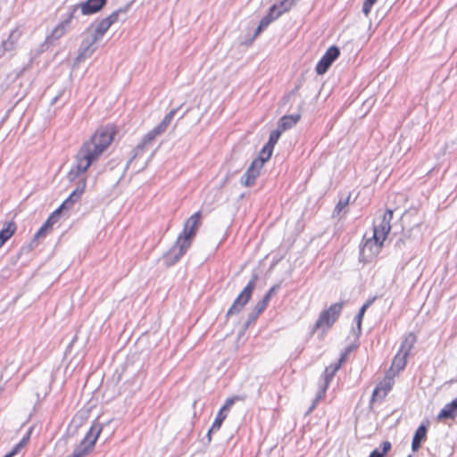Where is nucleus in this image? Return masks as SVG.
Returning <instances> with one entry per match:
<instances>
[{"label": "nucleus", "instance_id": "f257e3e1", "mask_svg": "<svg viewBox=\"0 0 457 457\" xmlns=\"http://www.w3.org/2000/svg\"><path fill=\"white\" fill-rule=\"evenodd\" d=\"M114 129L111 126L101 128L92 137L86 141L78 151L74 164L68 173L69 180L72 181L85 173L113 140Z\"/></svg>", "mask_w": 457, "mask_h": 457}, {"label": "nucleus", "instance_id": "f03ea898", "mask_svg": "<svg viewBox=\"0 0 457 457\" xmlns=\"http://www.w3.org/2000/svg\"><path fill=\"white\" fill-rule=\"evenodd\" d=\"M393 211L384 212L378 222L373 226V233L370 237H364V242L360 251V261L367 263L373 261L381 252L384 243L391 230Z\"/></svg>", "mask_w": 457, "mask_h": 457}, {"label": "nucleus", "instance_id": "7ed1b4c3", "mask_svg": "<svg viewBox=\"0 0 457 457\" xmlns=\"http://www.w3.org/2000/svg\"><path fill=\"white\" fill-rule=\"evenodd\" d=\"M200 219L201 214L197 212L185 221L183 231L179 235L174 245L162 256V261L165 266L175 264L190 247L200 226Z\"/></svg>", "mask_w": 457, "mask_h": 457}, {"label": "nucleus", "instance_id": "20e7f679", "mask_svg": "<svg viewBox=\"0 0 457 457\" xmlns=\"http://www.w3.org/2000/svg\"><path fill=\"white\" fill-rule=\"evenodd\" d=\"M343 306V302L335 303L328 309L322 311L312 327V334H314L318 330H321L322 333L327 332L338 319Z\"/></svg>", "mask_w": 457, "mask_h": 457}, {"label": "nucleus", "instance_id": "39448f33", "mask_svg": "<svg viewBox=\"0 0 457 457\" xmlns=\"http://www.w3.org/2000/svg\"><path fill=\"white\" fill-rule=\"evenodd\" d=\"M103 429V425L101 423H93L90 429L86 434L83 440L80 444L76 446L73 450V453L67 457H86L87 456L96 445V442Z\"/></svg>", "mask_w": 457, "mask_h": 457}, {"label": "nucleus", "instance_id": "423d86ee", "mask_svg": "<svg viewBox=\"0 0 457 457\" xmlns=\"http://www.w3.org/2000/svg\"><path fill=\"white\" fill-rule=\"evenodd\" d=\"M294 3L295 0H282L278 4H273L270 8L268 14L261 20L260 24L254 32V37L259 35L273 21L277 20L284 12H288L294 5Z\"/></svg>", "mask_w": 457, "mask_h": 457}, {"label": "nucleus", "instance_id": "0eeeda50", "mask_svg": "<svg viewBox=\"0 0 457 457\" xmlns=\"http://www.w3.org/2000/svg\"><path fill=\"white\" fill-rule=\"evenodd\" d=\"M96 42H98V40L86 31L84 34V38L79 49V54L76 58V62H80L81 61L89 58L96 49V47L95 46Z\"/></svg>", "mask_w": 457, "mask_h": 457}, {"label": "nucleus", "instance_id": "6e6552de", "mask_svg": "<svg viewBox=\"0 0 457 457\" xmlns=\"http://www.w3.org/2000/svg\"><path fill=\"white\" fill-rule=\"evenodd\" d=\"M340 369V363H333L326 367L322 375V383L320 386L319 392L316 395L315 403L323 398L326 391L337 370Z\"/></svg>", "mask_w": 457, "mask_h": 457}, {"label": "nucleus", "instance_id": "1a4fd4ad", "mask_svg": "<svg viewBox=\"0 0 457 457\" xmlns=\"http://www.w3.org/2000/svg\"><path fill=\"white\" fill-rule=\"evenodd\" d=\"M339 54V49L337 46H330L317 63L315 68L316 72L319 75L327 72L333 62L338 57Z\"/></svg>", "mask_w": 457, "mask_h": 457}, {"label": "nucleus", "instance_id": "9d476101", "mask_svg": "<svg viewBox=\"0 0 457 457\" xmlns=\"http://www.w3.org/2000/svg\"><path fill=\"white\" fill-rule=\"evenodd\" d=\"M262 169V161L253 160L245 173L241 177V184L245 187L253 186Z\"/></svg>", "mask_w": 457, "mask_h": 457}, {"label": "nucleus", "instance_id": "9b49d317", "mask_svg": "<svg viewBox=\"0 0 457 457\" xmlns=\"http://www.w3.org/2000/svg\"><path fill=\"white\" fill-rule=\"evenodd\" d=\"M253 287H244L243 291L235 299L233 304L228 309L227 316L237 314L244 306L249 302Z\"/></svg>", "mask_w": 457, "mask_h": 457}, {"label": "nucleus", "instance_id": "f8f14e48", "mask_svg": "<svg viewBox=\"0 0 457 457\" xmlns=\"http://www.w3.org/2000/svg\"><path fill=\"white\" fill-rule=\"evenodd\" d=\"M79 7L75 6L72 8L71 12L68 14L67 18L61 21L52 31L51 37L54 39H59L61 38L68 30L71 20L75 14V12L78 11Z\"/></svg>", "mask_w": 457, "mask_h": 457}, {"label": "nucleus", "instance_id": "ddd939ff", "mask_svg": "<svg viewBox=\"0 0 457 457\" xmlns=\"http://www.w3.org/2000/svg\"><path fill=\"white\" fill-rule=\"evenodd\" d=\"M393 383L390 379L384 380L377 385L373 390L371 402L383 400L392 389Z\"/></svg>", "mask_w": 457, "mask_h": 457}, {"label": "nucleus", "instance_id": "4468645a", "mask_svg": "<svg viewBox=\"0 0 457 457\" xmlns=\"http://www.w3.org/2000/svg\"><path fill=\"white\" fill-rule=\"evenodd\" d=\"M21 37V32L18 29H14L11 31L8 38L3 41L0 46V57L3 56L6 52L12 51L14 49L19 38Z\"/></svg>", "mask_w": 457, "mask_h": 457}, {"label": "nucleus", "instance_id": "2eb2a0df", "mask_svg": "<svg viewBox=\"0 0 457 457\" xmlns=\"http://www.w3.org/2000/svg\"><path fill=\"white\" fill-rule=\"evenodd\" d=\"M161 134V131H159V129L156 127L151 129L148 133H146L142 138V141L136 146L134 150L135 154L133 158H135L137 155L142 153L145 150V148L149 144H151L156 137H158Z\"/></svg>", "mask_w": 457, "mask_h": 457}, {"label": "nucleus", "instance_id": "dca6fc26", "mask_svg": "<svg viewBox=\"0 0 457 457\" xmlns=\"http://www.w3.org/2000/svg\"><path fill=\"white\" fill-rule=\"evenodd\" d=\"M457 417V397L446 403L437 415V420L454 419Z\"/></svg>", "mask_w": 457, "mask_h": 457}, {"label": "nucleus", "instance_id": "f3484780", "mask_svg": "<svg viewBox=\"0 0 457 457\" xmlns=\"http://www.w3.org/2000/svg\"><path fill=\"white\" fill-rule=\"evenodd\" d=\"M110 27V22L104 19L96 26H92L90 29H88L87 32L99 41Z\"/></svg>", "mask_w": 457, "mask_h": 457}, {"label": "nucleus", "instance_id": "a211bd4d", "mask_svg": "<svg viewBox=\"0 0 457 457\" xmlns=\"http://www.w3.org/2000/svg\"><path fill=\"white\" fill-rule=\"evenodd\" d=\"M106 0H87L80 6L83 14H91L98 12L105 4Z\"/></svg>", "mask_w": 457, "mask_h": 457}, {"label": "nucleus", "instance_id": "6ab92c4d", "mask_svg": "<svg viewBox=\"0 0 457 457\" xmlns=\"http://www.w3.org/2000/svg\"><path fill=\"white\" fill-rule=\"evenodd\" d=\"M427 430V427L423 424L416 429L411 442L412 452H417L420 449L421 442L426 439Z\"/></svg>", "mask_w": 457, "mask_h": 457}, {"label": "nucleus", "instance_id": "aec40b11", "mask_svg": "<svg viewBox=\"0 0 457 457\" xmlns=\"http://www.w3.org/2000/svg\"><path fill=\"white\" fill-rule=\"evenodd\" d=\"M299 120V114L283 116L278 122V128L280 129L283 132L294 127Z\"/></svg>", "mask_w": 457, "mask_h": 457}, {"label": "nucleus", "instance_id": "412c9836", "mask_svg": "<svg viewBox=\"0 0 457 457\" xmlns=\"http://www.w3.org/2000/svg\"><path fill=\"white\" fill-rule=\"evenodd\" d=\"M16 230V225L14 222H7L4 228L0 230V248L4 243L9 240Z\"/></svg>", "mask_w": 457, "mask_h": 457}, {"label": "nucleus", "instance_id": "4be33fe9", "mask_svg": "<svg viewBox=\"0 0 457 457\" xmlns=\"http://www.w3.org/2000/svg\"><path fill=\"white\" fill-rule=\"evenodd\" d=\"M416 342V336L413 333H409L403 340L399 351L409 355Z\"/></svg>", "mask_w": 457, "mask_h": 457}, {"label": "nucleus", "instance_id": "5701e85b", "mask_svg": "<svg viewBox=\"0 0 457 457\" xmlns=\"http://www.w3.org/2000/svg\"><path fill=\"white\" fill-rule=\"evenodd\" d=\"M407 357L408 354H405L400 351L395 354L393 362H392V369L395 370L396 371L403 370L407 363Z\"/></svg>", "mask_w": 457, "mask_h": 457}, {"label": "nucleus", "instance_id": "b1692460", "mask_svg": "<svg viewBox=\"0 0 457 457\" xmlns=\"http://www.w3.org/2000/svg\"><path fill=\"white\" fill-rule=\"evenodd\" d=\"M275 288L276 287H270L267 294L255 304L253 310L256 311V313L261 314L265 310L270 300V297L275 293Z\"/></svg>", "mask_w": 457, "mask_h": 457}, {"label": "nucleus", "instance_id": "393cba45", "mask_svg": "<svg viewBox=\"0 0 457 457\" xmlns=\"http://www.w3.org/2000/svg\"><path fill=\"white\" fill-rule=\"evenodd\" d=\"M29 436H30V432H28L22 438L21 440L16 444L12 449L8 453H6L4 457H13L15 454H17L21 449H22L29 442Z\"/></svg>", "mask_w": 457, "mask_h": 457}, {"label": "nucleus", "instance_id": "a878e982", "mask_svg": "<svg viewBox=\"0 0 457 457\" xmlns=\"http://www.w3.org/2000/svg\"><path fill=\"white\" fill-rule=\"evenodd\" d=\"M176 112H177V109L171 110L169 113H167L165 115V117L161 121V123L158 126H156V128L159 129V131H161V133H163L167 129L168 126L170 125L172 119L174 118Z\"/></svg>", "mask_w": 457, "mask_h": 457}, {"label": "nucleus", "instance_id": "bb28decb", "mask_svg": "<svg viewBox=\"0 0 457 457\" xmlns=\"http://www.w3.org/2000/svg\"><path fill=\"white\" fill-rule=\"evenodd\" d=\"M391 449V443L388 441H384L382 443V451H379L378 449L373 450L370 457H385L386 453Z\"/></svg>", "mask_w": 457, "mask_h": 457}, {"label": "nucleus", "instance_id": "cd10ccee", "mask_svg": "<svg viewBox=\"0 0 457 457\" xmlns=\"http://www.w3.org/2000/svg\"><path fill=\"white\" fill-rule=\"evenodd\" d=\"M272 152L273 148L265 145L262 149L259 157L256 158L255 160L262 161V167H263L265 162H267L270 158Z\"/></svg>", "mask_w": 457, "mask_h": 457}, {"label": "nucleus", "instance_id": "c85d7f7f", "mask_svg": "<svg viewBox=\"0 0 457 457\" xmlns=\"http://www.w3.org/2000/svg\"><path fill=\"white\" fill-rule=\"evenodd\" d=\"M281 134H282V130L280 129H278V128L277 129L273 130L270 134L269 141L266 144V145L274 148V145H276V143L279 139Z\"/></svg>", "mask_w": 457, "mask_h": 457}, {"label": "nucleus", "instance_id": "c756f323", "mask_svg": "<svg viewBox=\"0 0 457 457\" xmlns=\"http://www.w3.org/2000/svg\"><path fill=\"white\" fill-rule=\"evenodd\" d=\"M245 399V395H237L232 397H229L224 403L225 408L230 409L235 403L244 402Z\"/></svg>", "mask_w": 457, "mask_h": 457}, {"label": "nucleus", "instance_id": "7c9ffc66", "mask_svg": "<svg viewBox=\"0 0 457 457\" xmlns=\"http://www.w3.org/2000/svg\"><path fill=\"white\" fill-rule=\"evenodd\" d=\"M227 418V413L218 412L212 425V430H219Z\"/></svg>", "mask_w": 457, "mask_h": 457}, {"label": "nucleus", "instance_id": "2f4dec72", "mask_svg": "<svg viewBox=\"0 0 457 457\" xmlns=\"http://www.w3.org/2000/svg\"><path fill=\"white\" fill-rule=\"evenodd\" d=\"M83 192V187L79 190V189H76L72 192V194L70 195V197L62 204L61 208H64L70 204H72L73 202L75 201L73 198L76 197V198H79L80 196V195L82 194Z\"/></svg>", "mask_w": 457, "mask_h": 457}, {"label": "nucleus", "instance_id": "473e14b6", "mask_svg": "<svg viewBox=\"0 0 457 457\" xmlns=\"http://www.w3.org/2000/svg\"><path fill=\"white\" fill-rule=\"evenodd\" d=\"M120 14H125V11L122 9H119L115 12H113L112 14H110L107 18L104 20L110 22V25L112 26L113 23L117 22L119 20V17Z\"/></svg>", "mask_w": 457, "mask_h": 457}, {"label": "nucleus", "instance_id": "72a5a7b5", "mask_svg": "<svg viewBox=\"0 0 457 457\" xmlns=\"http://www.w3.org/2000/svg\"><path fill=\"white\" fill-rule=\"evenodd\" d=\"M366 310L367 309H365V308H363L361 306L360 308L357 315L355 316V321H356V325H357V328H358L359 330H361L362 319H363V316H364V313H365Z\"/></svg>", "mask_w": 457, "mask_h": 457}, {"label": "nucleus", "instance_id": "f704fd0d", "mask_svg": "<svg viewBox=\"0 0 457 457\" xmlns=\"http://www.w3.org/2000/svg\"><path fill=\"white\" fill-rule=\"evenodd\" d=\"M348 203H349V196L345 199H341L335 208V212L339 214L340 212L348 204Z\"/></svg>", "mask_w": 457, "mask_h": 457}, {"label": "nucleus", "instance_id": "c9c22d12", "mask_svg": "<svg viewBox=\"0 0 457 457\" xmlns=\"http://www.w3.org/2000/svg\"><path fill=\"white\" fill-rule=\"evenodd\" d=\"M259 315L260 313H256V311L253 310V312L249 314L245 326L248 327L251 323L254 322Z\"/></svg>", "mask_w": 457, "mask_h": 457}, {"label": "nucleus", "instance_id": "e433bc0d", "mask_svg": "<svg viewBox=\"0 0 457 457\" xmlns=\"http://www.w3.org/2000/svg\"><path fill=\"white\" fill-rule=\"evenodd\" d=\"M46 229L42 226L37 232L35 234L34 239H37L41 237H44L46 233Z\"/></svg>", "mask_w": 457, "mask_h": 457}, {"label": "nucleus", "instance_id": "4c0bfd02", "mask_svg": "<svg viewBox=\"0 0 457 457\" xmlns=\"http://www.w3.org/2000/svg\"><path fill=\"white\" fill-rule=\"evenodd\" d=\"M372 6L373 5L369 4L368 3L364 2L363 6H362V12L366 16H368L369 13L370 12Z\"/></svg>", "mask_w": 457, "mask_h": 457}, {"label": "nucleus", "instance_id": "58836bf2", "mask_svg": "<svg viewBox=\"0 0 457 457\" xmlns=\"http://www.w3.org/2000/svg\"><path fill=\"white\" fill-rule=\"evenodd\" d=\"M376 296L369 298L362 305L363 308L368 309L376 300Z\"/></svg>", "mask_w": 457, "mask_h": 457}, {"label": "nucleus", "instance_id": "ea45409f", "mask_svg": "<svg viewBox=\"0 0 457 457\" xmlns=\"http://www.w3.org/2000/svg\"><path fill=\"white\" fill-rule=\"evenodd\" d=\"M54 216L47 219V220L44 223L43 227L47 230L53 225Z\"/></svg>", "mask_w": 457, "mask_h": 457}, {"label": "nucleus", "instance_id": "a19ab883", "mask_svg": "<svg viewBox=\"0 0 457 457\" xmlns=\"http://www.w3.org/2000/svg\"><path fill=\"white\" fill-rule=\"evenodd\" d=\"M347 357H348V355H346V353H341L340 357L337 363H340V367H341L342 364L346 361Z\"/></svg>", "mask_w": 457, "mask_h": 457}, {"label": "nucleus", "instance_id": "79ce46f5", "mask_svg": "<svg viewBox=\"0 0 457 457\" xmlns=\"http://www.w3.org/2000/svg\"><path fill=\"white\" fill-rule=\"evenodd\" d=\"M217 430H212V427L210 428V429L208 430V433H207V439H208V442L210 443L212 441V434L213 432H216Z\"/></svg>", "mask_w": 457, "mask_h": 457}, {"label": "nucleus", "instance_id": "37998d69", "mask_svg": "<svg viewBox=\"0 0 457 457\" xmlns=\"http://www.w3.org/2000/svg\"><path fill=\"white\" fill-rule=\"evenodd\" d=\"M353 346L352 345H349L347 346L345 350H344V353H346V355H349V353L353 351Z\"/></svg>", "mask_w": 457, "mask_h": 457}, {"label": "nucleus", "instance_id": "c03bdc74", "mask_svg": "<svg viewBox=\"0 0 457 457\" xmlns=\"http://www.w3.org/2000/svg\"><path fill=\"white\" fill-rule=\"evenodd\" d=\"M353 346L352 345H349L347 346L345 350H344V353H346V355H349V353L353 351Z\"/></svg>", "mask_w": 457, "mask_h": 457}, {"label": "nucleus", "instance_id": "a18cd8bd", "mask_svg": "<svg viewBox=\"0 0 457 457\" xmlns=\"http://www.w3.org/2000/svg\"><path fill=\"white\" fill-rule=\"evenodd\" d=\"M229 411V409L225 408V405L223 404V406L220 409V411L218 412L227 413V411Z\"/></svg>", "mask_w": 457, "mask_h": 457}, {"label": "nucleus", "instance_id": "49530a36", "mask_svg": "<svg viewBox=\"0 0 457 457\" xmlns=\"http://www.w3.org/2000/svg\"><path fill=\"white\" fill-rule=\"evenodd\" d=\"M377 0H365L366 3H368L369 4H371L373 5L375 3H376Z\"/></svg>", "mask_w": 457, "mask_h": 457}, {"label": "nucleus", "instance_id": "de8ad7c7", "mask_svg": "<svg viewBox=\"0 0 457 457\" xmlns=\"http://www.w3.org/2000/svg\"><path fill=\"white\" fill-rule=\"evenodd\" d=\"M253 283H254V281H253V280H250V281L246 284V286H247V287L253 286Z\"/></svg>", "mask_w": 457, "mask_h": 457}, {"label": "nucleus", "instance_id": "09e8293b", "mask_svg": "<svg viewBox=\"0 0 457 457\" xmlns=\"http://www.w3.org/2000/svg\"><path fill=\"white\" fill-rule=\"evenodd\" d=\"M408 457H411V455H409Z\"/></svg>", "mask_w": 457, "mask_h": 457}]
</instances>
